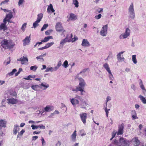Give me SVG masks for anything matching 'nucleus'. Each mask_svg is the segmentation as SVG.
I'll use <instances>...</instances> for the list:
<instances>
[{
    "label": "nucleus",
    "instance_id": "obj_31",
    "mask_svg": "<svg viewBox=\"0 0 146 146\" xmlns=\"http://www.w3.org/2000/svg\"><path fill=\"white\" fill-rule=\"evenodd\" d=\"M76 136V131L75 130L71 135L72 139V141H75Z\"/></svg>",
    "mask_w": 146,
    "mask_h": 146
},
{
    "label": "nucleus",
    "instance_id": "obj_20",
    "mask_svg": "<svg viewBox=\"0 0 146 146\" xmlns=\"http://www.w3.org/2000/svg\"><path fill=\"white\" fill-rule=\"evenodd\" d=\"M139 85H140V87L141 89L143 90V93L144 95H145L146 93V90L145 88L144 85L143 84V82L142 80L140 79L139 80Z\"/></svg>",
    "mask_w": 146,
    "mask_h": 146
},
{
    "label": "nucleus",
    "instance_id": "obj_15",
    "mask_svg": "<svg viewBox=\"0 0 146 146\" xmlns=\"http://www.w3.org/2000/svg\"><path fill=\"white\" fill-rule=\"evenodd\" d=\"M84 89H75L74 88H72V90L76 93L80 91V94L81 95H83L84 94L86 93V91L84 90Z\"/></svg>",
    "mask_w": 146,
    "mask_h": 146
},
{
    "label": "nucleus",
    "instance_id": "obj_9",
    "mask_svg": "<svg viewBox=\"0 0 146 146\" xmlns=\"http://www.w3.org/2000/svg\"><path fill=\"white\" fill-rule=\"evenodd\" d=\"M13 17V13L11 11H10L9 14L6 15L5 17L3 20V22L5 23V22L10 21V20Z\"/></svg>",
    "mask_w": 146,
    "mask_h": 146
},
{
    "label": "nucleus",
    "instance_id": "obj_64",
    "mask_svg": "<svg viewBox=\"0 0 146 146\" xmlns=\"http://www.w3.org/2000/svg\"><path fill=\"white\" fill-rule=\"evenodd\" d=\"M38 127H40V128L44 129L45 128V126L43 125H38Z\"/></svg>",
    "mask_w": 146,
    "mask_h": 146
},
{
    "label": "nucleus",
    "instance_id": "obj_50",
    "mask_svg": "<svg viewBox=\"0 0 146 146\" xmlns=\"http://www.w3.org/2000/svg\"><path fill=\"white\" fill-rule=\"evenodd\" d=\"M27 24V23H25L22 25L21 29L23 31H25Z\"/></svg>",
    "mask_w": 146,
    "mask_h": 146
},
{
    "label": "nucleus",
    "instance_id": "obj_56",
    "mask_svg": "<svg viewBox=\"0 0 146 146\" xmlns=\"http://www.w3.org/2000/svg\"><path fill=\"white\" fill-rule=\"evenodd\" d=\"M24 0H19L18 4L19 6H20L24 2Z\"/></svg>",
    "mask_w": 146,
    "mask_h": 146
},
{
    "label": "nucleus",
    "instance_id": "obj_49",
    "mask_svg": "<svg viewBox=\"0 0 146 146\" xmlns=\"http://www.w3.org/2000/svg\"><path fill=\"white\" fill-rule=\"evenodd\" d=\"M36 58L37 59H40L41 60V61H44V60L43 58H42V56H37L36 57Z\"/></svg>",
    "mask_w": 146,
    "mask_h": 146
},
{
    "label": "nucleus",
    "instance_id": "obj_18",
    "mask_svg": "<svg viewBox=\"0 0 146 146\" xmlns=\"http://www.w3.org/2000/svg\"><path fill=\"white\" fill-rule=\"evenodd\" d=\"M23 41L24 46L28 44L30 42V35L29 36H26L25 38L23 40Z\"/></svg>",
    "mask_w": 146,
    "mask_h": 146
},
{
    "label": "nucleus",
    "instance_id": "obj_30",
    "mask_svg": "<svg viewBox=\"0 0 146 146\" xmlns=\"http://www.w3.org/2000/svg\"><path fill=\"white\" fill-rule=\"evenodd\" d=\"M52 38V36H48L45 37L43 40H42V41L43 42H47L48 40L51 39Z\"/></svg>",
    "mask_w": 146,
    "mask_h": 146
},
{
    "label": "nucleus",
    "instance_id": "obj_17",
    "mask_svg": "<svg viewBox=\"0 0 146 146\" xmlns=\"http://www.w3.org/2000/svg\"><path fill=\"white\" fill-rule=\"evenodd\" d=\"M125 52L122 51L119 53L117 55V59L118 61L119 62L124 61V58L123 57V55L122 57L121 55L122 54Z\"/></svg>",
    "mask_w": 146,
    "mask_h": 146
},
{
    "label": "nucleus",
    "instance_id": "obj_59",
    "mask_svg": "<svg viewBox=\"0 0 146 146\" xmlns=\"http://www.w3.org/2000/svg\"><path fill=\"white\" fill-rule=\"evenodd\" d=\"M30 78H31V75H29L27 77V78H24L26 80H32L30 79Z\"/></svg>",
    "mask_w": 146,
    "mask_h": 146
},
{
    "label": "nucleus",
    "instance_id": "obj_42",
    "mask_svg": "<svg viewBox=\"0 0 146 146\" xmlns=\"http://www.w3.org/2000/svg\"><path fill=\"white\" fill-rule=\"evenodd\" d=\"M38 88H39V85H33L31 86V88L35 90H37Z\"/></svg>",
    "mask_w": 146,
    "mask_h": 146
},
{
    "label": "nucleus",
    "instance_id": "obj_3",
    "mask_svg": "<svg viewBox=\"0 0 146 146\" xmlns=\"http://www.w3.org/2000/svg\"><path fill=\"white\" fill-rule=\"evenodd\" d=\"M129 14L130 17L132 19H134L135 17V14L133 7V5L132 3L130 5L129 9Z\"/></svg>",
    "mask_w": 146,
    "mask_h": 146
},
{
    "label": "nucleus",
    "instance_id": "obj_48",
    "mask_svg": "<svg viewBox=\"0 0 146 146\" xmlns=\"http://www.w3.org/2000/svg\"><path fill=\"white\" fill-rule=\"evenodd\" d=\"M48 24H44L43 25V26L42 27V28H41V31H43L44 29H45L47 28V27H48Z\"/></svg>",
    "mask_w": 146,
    "mask_h": 146
},
{
    "label": "nucleus",
    "instance_id": "obj_25",
    "mask_svg": "<svg viewBox=\"0 0 146 146\" xmlns=\"http://www.w3.org/2000/svg\"><path fill=\"white\" fill-rule=\"evenodd\" d=\"M132 141L134 142V144L135 146H138L140 144V142L137 137H135L133 139Z\"/></svg>",
    "mask_w": 146,
    "mask_h": 146
},
{
    "label": "nucleus",
    "instance_id": "obj_52",
    "mask_svg": "<svg viewBox=\"0 0 146 146\" xmlns=\"http://www.w3.org/2000/svg\"><path fill=\"white\" fill-rule=\"evenodd\" d=\"M41 140L42 141V146H44L45 145L46 142L45 141L43 137H42Z\"/></svg>",
    "mask_w": 146,
    "mask_h": 146
},
{
    "label": "nucleus",
    "instance_id": "obj_4",
    "mask_svg": "<svg viewBox=\"0 0 146 146\" xmlns=\"http://www.w3.org/2000/svg\"><path fill=\"white\" fill-rule=\"evenodd\" d=\"M130 31L128 28H127L125 30L124 33L121 34L119 36V38L120 39L126 38L130 35Z\"/></svg>",
    "mask_w": 146,
    "mask_h": 146
},
{
    "label": "nucleus",
    "instance_id": "obj_39",
    "mask_svg": "<svg viewBox=\"0 0 146 146\" xmlns=\"http://www.w3.org/2000/svg\"><path fill=\"white\" fill-rule=\"evenodd\" d=\"M54 42H51L48 43L47 44H46L45 45V47L46 49L52 46L54 44Z\"/></svg>",
    "mask_w": 146,
    "mask_h": 146
},
{
    "label": "nucleus",
    "instance_id": "obj_55",
    "mask_svg": "<svg viewBox=\"0 0 146 146\" xmlns=\"http://www.w3.org/2000/svg\"><path fill=\"white\" fill-rule=\"evenodd\" d=\"M9 61L7 62H6V61H5L4 62V64L5 65H6L9 64L10 63L11 60L10 59V58H9Z\"/></svg>",
    "mask_w": 146,
    "mask_h": 146
},
{
    "label": "nucleus",
    "instance_id": "obj_34",
    "mask_svg": "<svg viewBox=\"0 0 146 146\" xmlns=\"http://www.w3.org/2000/svg\"><path fill=\"white\" fill-rule=\"evenodd\" d=\"M43 17V14L42 13H40L38 15L37 17L36 20L40 22L41 20Z\"/></svg>",
    "mask_w": 146,
    "mask_h": 146
},
{
    "label": "nucleus",
    "instance_id": "obj_53",
    "mask_svg": "<svg viewBox=\"0 0 146 146\" xmlns=\"http://www.w3.org/2000/svg\"><path fill=\"white\" fill-rule=\"evenodd\" d=\"M31 127L33 129H36L38 128V125H32Z\"/></svg>",
    "mask_w": 146,
    "mask_h": 146
},
{
    "label": "nucleus",
    "instance_id": "obj_14",
    "mask_svg": "<svg viewBox=\"0 0 146 146\" xmlns=\"http://www.w3.org/2000/svg\"><path fill=\"white\" fill-rule=\"evenodd\" d=\"M81 120L84 124L86 123V119L87 118V114L86 113H82L80 114Z\"/></svg>",
    "mask_w": 146,
    "mask_h": 146
},
{
    "label": "nucleus",
    "instance_id": "obj_62",
    "mask_svg": "<svg viewBox=\"0 0 146 146\" xmlns=\"http://www.w3.org/2000/svg\"><path fill=\"white\" fill-rule=\"evenodd\" d=\"M9 1V0H5L3 1H2L1 4H0V5H2V4H5V3H7Z\"/></svg>",
    "mask_w": 146,
    "mask_h": 146
},
{
    "label": "nucleus",
    "instance_id": "obj_24",
    "mask_svg": "<svg viewBox=\"0 0 146 146\" xmlns=\"http://www.w3.org/2000/svg\"><path fill=\"white\" fill-rule=\"evenodd\" d=\"M20 128L19 126L17 125H15L14 126L13 129V133L15 135L17 134V132L19 130Z\"/></svg>",
    "mask_w": 146,
    "mask_h": 146
},
{
    "label": "nucleus",
    "instance_id": "obj_33",
    "mask_svg": "<svg viewBox=\"0 0 146 146\" xmlns=\"http://www.w3.org/2000/svg\"><path fill=\"white\" fill-rule=\"evenodd\" d=\"M103 67L108 72L111 71L109 66L107 63H106L103 65Z\"/></svg>",
    "mask_w": 146,
    "mask_h": 146
},
{
    "label": "nucleus",
    "instance_id": "obj_63",
    "mask_svg": "<svg viewBox=\"0 0 146 146\" xmlns=\"http://www.w3.org/2000/svg\"><path fill=\"white\" fill-rule=\"evenodd\" d=\"M68 35V39H69V38L70 39V42L71 41V38L72 37V33H71L70 35Z\"/></svg>",
    "mask_w": 146,
    "mask_h": 146
},
{
    "label": "nucleus",
    "instance_id": "obj_13",
    "mask_svg": "<svg viewBox=\"0 0 146 146\" xmlns=\"http://www.w3.org/2000/svg\"><path fill=\"white\" fill-rule=\"evenodd\" d=\"M39 88L43 90H45L49 88V84L46 82H42L39 85Z\"/></svg>",
    "mask_w": 146,
    "mask_h": 146
},
{
    "label": "nucleus",
    "instance_id": "obj_10",
    "mask_svg": "<svg viewBox=\"0 0 146 146\" xmlns=\"http://www.w3.org/2000/svg\"><path fill=\"white\" fill-rule=\"evenodd\" d=\"M121 145L124 146H127L129 145V141L122 137H121L119 140Z\"/></svg>",
    "mask_w": 146,
    "mask_h": 146
},
{
    "label": "nucleus",
    "instance_id": "obj_27",
    "mask_svg": "<svg viewBox=\"0 0 146 146\" xmlns=\"http://www.w3.org/2000/svg\"><path fill=\"white\" fill-rule=\"evenodd\" d=\"M6 22H5V23H2L0 25V30H6L7 29L6 25Z\"/></svg>",
    "mask_w": 146,
    "mask_h": 146
},
{
    "label": "nucleus",
    "instance_id": "obj_43",
    "mask_svg": "<svg viewBox=\"0 0 146 146\" xmlns=\"http://www.w3.org/2000/svg\"><path fill=\"white\" fill-rule=\"evenodd\" d=\"M38 68V67L36 66L35 65L32 66L30 67V69L31 70H33L34 71H35Z\"/></svg>",
    "mask_w": 146,
    "mask_h": 146
},
{
    "label": "nucleus",
    "instance_id": "obj_11",
    "mask_svg": "<svg viewBox=\"0 0 146 146\" xmlns=\"http://www.w3.org/2000/svg\"><path fill=\"white\" fill-rule=\"evenodd\" d=\"M80 100L81 102L79 106H80L81 108L86 109V106L88 105L87 102H86L83 99H82L81 98V99Z\"/></svg>",
    "mask_w": 146,
    "mask_h": 146
},
{
    "label": "nucleus",
    "instance_id": "obj_41",
    "mask_svg": "<svg viewBox=\"0 0 146 146\" xmlns=\"http://www.w3.org/2000/svg\"><path fill=\"white\" fill-rule=\"evenodd\" d=\"M40 22L36 20L33 24V27L32 28H35L37 26L39 25L38 23Z\"/></svg>",
    "mask_w": 146,
    "mask_h": 146
},
{
    "label": "nucleus",
    "instance_id": "obj_46",
    "mask_svg": "<svg viewBox=\"0 0 146 146\" xmlns=\"http://www.w3.org/2000/svg\"><path fill=\"white\" fill-rule=\"evenodd\" d=\"M61 63L60 61L58 63L57 66H55V69L56 70H57L61 66Z\"/></svg>",
    "mask_w": 146,
    "mask_h": 146
},
{
    "label": "nucleus",
    "instance_id": "obj_26",
    "mask_svg": "<svg viewBox=\"0 0 146 146\" xmlns=\"http://www.w3.org/2000/svg\"><path fill=\"white\" fill-rule=\"evenodd\" d=\"M107 104H106V103L104 105V109L105 110V111L106 113V116L107 117L108 116L109 113V111L110 110V109H108L107 108Z\"/></svg>",
    "mask_w": 146,
    "mask_h": 146
},
{
    "label": "nucleus",
    "instance_id": "obj_35",
    "mask_svg": "<svg viewBox=\"0 0 146 146\" xmlns=\"http://www.w3.org/2000/svg\"><path fill=\"white\" fill-rule=\"evenodd\" d=\"M131 113L132 117L133 119H136L138 118V117L137 116L136 113L135 111H131Z\"/></svg>",
    "mask_w": 146,
    "mask_h": 146
},
{
    "label": "nucleus",
    "instance_id": "obj_37",
    "mask_svg": "<svg viewBox=\"0 0 146 146\" xmlns=\"http://www.w3.org/2000/svg\"><path fill=\"white\" fill-rule=\"evenodd\" d=\"M88 68H86L82 70L80 72L79 74H78L75 77V79H76L77 78H78L79 77V74H81L82 73H85V72L87 70H88Z\"/></svg>",
    "mask_w": 146,
    "mask_h": 146
},
{
    "label": "nucleus",
    "instance_id": "obj_54",
    "mask_svg": "<svg viewBox=\"0 0 146 146\" xmlns=\"http://www.w3.org/2000/svg\"><path fill=\"white\" fill-rule=\"evenodd\" d=\"M111 98L110 96H108L106 98V104H107L108 102L110 100H111Z\"/></svg>",
    "mask_w": 146,
    "mask_h": 146
},
{
    "label": "nucleus",
    "instance_id": "obj_22",
    "mask_svg": "<svg viewBox=\"0 0 146 146\" xmlns=\"http://www.w3.org/2000/svg\"><path fill=\"white\" fill-rule=\"evenodd\" d=\"M77 16L76 15L72 13H71L70 14L68 21L75 20L77 19Z\"/></svg>",
    "mask_w": 146,
    "mask_h": 146
},
{
    "label": "nucleus",
    "instance_id": "obj_28",
    "mask_svg": "<svg viewBox=\"0 0 146 146\" xmlns=\"http://www.w3.org/2000/svg\"><path fill=\"white\" fill-rule=\"evenodd\" d=\"M44 110L45 112H47L50 111H52L51 107L50 106H47L44 108Z\"/></svg>",
    "mask_w": 146,
    "mask_h": 146
},
{
    "label": "nucleus",
    "instance_id": "obj_19",
    "mask_svg": "<svg viewBox=\"0 0 146 146\" xmlns=\"http://www.w3.org/2000/svg\"><path fill=\"white\" fill-rule=\"evenodd\" d=\"M82 45L84 47H88L90 46V44L87 39H84L82 40Z\"/></svg>",
    "mask_w": 146,
    "mask_h": 146
},
{
    "label": "nucleus",
    "instance_id": "obj_12",
    "mask_svg": "<svg viewBox=\"0 0 146 146\" xmlns=\"http://www.w3.org/2000/svg\"><path fill=\"white\" fill-rule=\"evenodd\" d=\"M68 35H67L65 38L61 41L60 42V45L58 48H62L64 44L66 42H70V39L68 38Z\"/></svg>",
    "mask_w": 146,
    "mask_h": 146
},
{
    "label": "nucleus",
    "instance_id": "obj_6",
    "mask_svg": "<svg viewBox=\"0 0 146 146\" xmlns=\"http://www.w3.org/2000/svg\"><path fill=\"white\" fill-rule=\"evenodd\" d=\"M7 122L6 121L3 120L1 119L0 120V138L2 137L3 133L2 131H1L2 129V127H6V124Z\"/></svg>",
    "mask_w": 146,
    "mask_h": 146
},
{
    "label": "nucleus",
    "instance_id": "obj_21",
    "mask_svg": "<svg viewBox=\"0 0 146 146\" xmlns=\"http://www.w3.org/2000/svg\"><path fill=\"white\" fill-rule=\"evenodd\" d=\"M55 10L53 8V6L51 4H50V5L48 6L47 11L48 13H51L54 12Z\"/></svg>",
    "mask_w": 146,
    "mask_h": 146
},
{
    "label": "nucleus",
    "instance_id": "obj_51",
    "mask_svg": "<svg viewBox=\"0 0 146 146\" xmlns=\"http://www.w3.org/2000/svg\"><path fill=\"white\" fill-rule=\"evenodd\" d=\"M101 17V14H99L98 15L95 16L94 18L96 19H100Z\"/></svg>",
    "mask_w": 146,
    "mask_h": 146
},
{
    "label": "nucleus",
    "instance_id": "obj_61",
    "mask_svg": "<svg viewBox=\"0 0 146 146\" xmlns=\"http://www.w3.org/2000/svg\"><path fill=\"white\" fill-rule=\"evenodd\" d=\"M38 138V136H35L32 137V140L35 141Z\"/></svg>",
    "mask_w": 146,
    "mask_h": 146
},
{
    "label": "nucleus",
    "instance_id": "obj_2",
    "mask_svg": "<svg viewBox=\"0 0 146 146\" xmlns=\"http://www.w3.org/2000/svg\"><path fill=\"white\" fill-rule=\"evenodd\" d=\"M1 44L2 46L4 48H7L13 47V45H11V43L9 41L6 39H4L1 42Z\"/></svg>",
    "mask_w": 146,
    "mask_h": 146
},
{
    "label": "nucleus",
    "instance_id": "obj_40",
    "mask_svg": "<svg viewBox=\"0 0 146 146\" xmlns=\"http://www.w3.org/2000/svg\"><path fill=\"white\" fill-rule=\"evenodd\" d=\"M132 60L134 64H137V61L136 58V55H133L132 56Z\"/></svg>",
    "mask_w": 146,
    "mask_h": 146
},
{
    "label": "nucleus",
    "instance_id": "obj_5",
    "mask_svg": "<svg viewBox=\"0 0 146 146\" xmlns=\"http://www.w3.org/2000/svg\"><path fill=\"white\" fill-rule=\"evenodd\" d=\"M81 97L80 96L76 95L74 98H72L70 100V102L72 105L74 106L76 104H79V101L77 99L80 100L81 99Z\"/></svg>",
    "mask_w": 146,
    "mask_h": 146
},
{
    "label": "nucleus",
    "instance_id": "obj_60",
    "mask_svg": "<svg viewBox=\"0 0 146 146\" xmlns=\"http://www.w3.org/2000/svg\"><path fill=\"white\" fill-rule=\"evenodd\" d=\"M117 133V132L113 131V132H112L111 134L112 137H113V138H114L115 136V135Z\"/></svg>",
    "mask_w": 146,
    "mask_h": 146
},
{
    "label": "nucleus",
    "instance_id": "obj_1",
    "mask_svg": "<svg viewBox=\"0 0 146 146\" xmlns=\"http://www.w3.org/2000/svg\"><path fill=\"white\" fill-rule=\"evenodd\" d=\"M79 80V85L74 88L75 89H84L86 85V83L83 79L81 78H78Z\"/></svg>",
    "mask_w": 146,
    "mask_h": 146
},
{
    "label": "nucleus",
    "instance_id": "obj_16",
    "mask_svg": "<svg viewBox=\"0 0 146 146\" xmlns=\"http://www.w3.org/2000/svg\"><path fill=\"white\" fill-rule=\"evenodd\" d=\"M124 128V124L122 123L119 127L118 132H117V135H121L123 134Z\"/></svg>",
    "mask_w": 146,
    "mask_h": 146
},
{
    "label": "nucleus",
    "instance_id": "obj_8",
    "mask_svg": "<svg viewBox=\"0 0 146 146\" xmlns=\"http://www.w3.org/2000/svg\"><path fill=\"white\" fill-rule=\"evenodd\" d=\"M108 25L107 24L104 25L102 27V29L100 31L101 35L103 36H106L107 33Z\"/></svg>",
    "mask_w": 146,
    "mask_h": 146
},
{
    "label": "nucleus",
    "instance_id": "obj_32",
    "mask_svg": "<svg viewBox=\"0 0 146 146\" xmlns=\"http://www.w3.org/2000/svg\"><path fill=\"white\" fill-rule=\"evenodd\" d=\"M28 61V60L27 58L23 56L22 58L21 64H25V63L27 62Z\"/></svg>",
    "mask_w": 146,
    "mask_h": 146
},
{
    "label": "nucleus",
    "instance_id": "obj_44",
    "mask_svg": "<svg viewBox=\"0 0 146 146\" xmlns=\"http://www.w3.org/2000/svg\"><path fill=\"white\" fill-rule=\"evenodd\" d=\"M73 4L76 7H78V2L77 0H73Z\"/></svg>",
    "mask_w": 146,
    "mask_h": 146
},
{
    "label": "nucleus",
    "instance_id": "obj_47",
    "mask_svg": "<svg viewBox=\"0 0 146 146\" xmlns=\"http://www.w3.org/2000/svg\"><path fill=\"white\" fill-rule=\"evenodd\" d=\"M25 130L24 129H22L19 133H18L17 137H19V136H22L23 133L25 132Z\"/></svg>",
    "mask_w": 146,
    "mask_h": 146
},
{
    "label": "nucleus",
    "instance_id": "obj_23",
    "mask_svg": "<svg viewBox=\"0 0 146 146\" xmlns=\"http://www.w3.org/2000/svg\"><path fill=\"white\" fill-rule=\"evenodd\" d=\"M7 100L8 101V103L9 104H15L17 102V100L13 98L8 99Z\"/></svg>",
    "mask_w": 146,
    "mask_h": 146
},
{
    "label": "nucleus",
    "instance_id": "obj_38",
    "mask_svg": "<svg viewBox=\"0 0 146 146\" xmlns=\"http://www.w3.org/2000/svg\"><path fill=\"white\" fill-rule=\"evenodd\" d=\"M109 73L108 76L109 77L110 80H113L114 79V78L112 75L111 71L108 72Z\"/></svg>",
    "mask_w": 146,
    "mask_h": 146
},
{
    "label": "nucleus",
    "instance_id": "obj_58",
    "mask_svg": "<svg viewBox=\"0 0 146 146\" xmlns=\"http://www.w3.org/2000/svg\"><path fill=\"white\" fill-rule=\"evenodd\" d=\"M52 31V30H49L45 31V34L46 35H50V32H51Z\"/></svg>",
    "mask_w": 146,
    "mask_h": 146
},
{
    "label": "nucleus",
    "instance_id": "obj_7",
    "mask_svg": "<svg viewBox=\"0 0 146 146\" xmlns=\"http://www.w3.org/2000/svg\"><path fill=\"white\" fill-rule=\"evenodd\" d=\"M56 31L59 33L63 34L65 32L62 26L61 23H56Z\"/></svg>",
    "mask_w": 146,
    "mask_h": 146
},
{
    "label": "nucleus",
    "instance_id": "obj_57",
    "mask_svg": "<svg viewBox=\"0 0 146 146\" xmlns=\"http://www.w3.org/2000/svg\"><path fill=\"white\" fill-rule=\"evenodd\" d=\"M22 70V68H19L18 71L15 74V76H17L20 73Z\"/></svg>",
    "mask_w": 146,
    "mask_h": 146
},
{
    "label": "nucleus",
    "instance_id": "obj_36",
    "mask_svg": "<svg viewBox=\"0 0 146 146\" xmlns=\"http://www.w3.org/2000/svg\"><path fill=\"white\" fill-rule=\"evenodd\" d=\"M139 98H140V100L143 104H146V100L144 97L141 95H140L139 96Z\"/></svg>",
    "mask_w": 146,
    "mask_h": 146
},
{
    "label": "nucleus",
    "instance_id": "obj_45",
    "mask_svg": "<svg viewBox=\"0 0 146 146\" xmlns=\"http://www.w3.org/2000/svg\"><path fill=\"white\" fill-rule=\"evenodd\" d=\"M62 66H63L65 68H67L68 66V61L66 60L63 63Z\"/></svg>",
    "mask_w": 146,
    "mask_h": 146
},
{
    "label": "nucleus",
    "instance_id": "obj_29",
    "mask_svg": "<svg viewBox=\"0 0 146 146\" xmlns=\"http://www.w3.org/2000/svg\"><path fill=\"white\" fill-rule=\"evenodd\" d=\"M56 71V69H55V67L52 68V67H51L50 68H46V69L45 70V72H48L49 71H50L51 72H52L54 71Z\"/></svg>",
    "mask_w": 146,
    "mask_h": 146
}]
</instances>
